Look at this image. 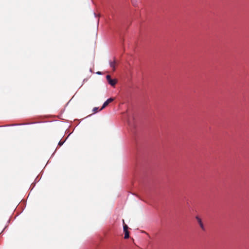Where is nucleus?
Segmentation results:
<instances>
[{"mask_svg":"<svg viewBox=\"0 0 249 249\" xmlns=\"http://www.w3.org/2000/svg\"><path fill=\"white\" fill-rule=\"evenodd\" d=\"M107 79L108 83L111 85L112 86H114L116 83L117 81L115 79H112L111 78V76L109 75H107L106 76Z\"/></svg>","mask_w":249,"mask_h":249,"instance_id":"obj_1","label":"nucleus"},{"mask_svg":"<svg viewBox=\"0 0 249 249\" xmlns=\"http://www.w3.org/2000/svg\"><path fill=\"white\" fill-rule=\"evenodd\" d=\"M114 99L113 98H110L108 99L103 105L101 109H99V110H102L104 108H105L108 105L112 102L113 101H114Z\"/></svg>","mask_w":249,"mask_h":249,"instance_id":"obj_2","label":"nucleus"},{"mask_svg":"<svg viewBox=\"0 0 249 249\" xmlns=\"http://www.w3.org/2000/svg\"><path fill=\"white\" fill-rule=\"evenodd\" d=\"M196 218L200 227L201 228V229L204 231H205V227H204L203 223L201 219L198 216H196Z\"/></svg>","mask_w":249,"mask_h":249,"instance_id":"obj_3","label":"nucleus"},{"mask_svg":"<svg viewBox=\"0 0 249 249\" xmlns=\"http://www.w3.org/2000/svg\"><path fill=\"white\" fill-rule=\"evenodd\" d=\"M110 66L112 68V70L113 71L115 70V65H116V62L115 60H114L113 62H110Z\"/></svg>","mask_w":249,"mask_h":249,"instance_id":"obj_4","label":"nucleus"},{"mask_svg":"<svg viewBox=\"0 0 249 249\" xmlns=\"http://www.w3.org/2000/svg\"><path fill=\"white\" fill-rule=\"evenodd\" d=\"M123 223H124V231H128V226L124 224V220H123Z\"/></svg>","mask_w":249,"mask_h":249,"instance_id":"obj_5","label":"nucleus"},{"mask_svg":"<svg viewBox=\"0 0 249 249\" xmlns=\"http://www.w3.org/2000/svg\"><path fill=\"white\" fill-rule=\"evenodd\" d=\"M124 238L125 239L128 238L129 237L128 231H124Z\"/></svg>","mask_w":249,"mask_h":249,"instance_id":"obj_6","label":"nucleus"},{"mask_svg":"<svg viewBox=\"0 0 249 249\" xmlns=\"http://www.w3.org/2000/svg\"><path fill=\"white\" fill-rule=\"evenodd\" d=\"M98 110H99V108L97 107H94L92 110L94 113H96L98 111Z\"/></svg>","mask_w":249,"mask_h":249,"instance_id":"obj_7","label":"nucleus"},{"mask_svg":"<svg viewBox=\"0 0 249 249\" xmlns=\"http://www.w3.org/2000/svg\"><path fill=\"white\" fill-rule=\"evenodd\" d=\"M63 143H64V142H61V141H60V142H59V143H58V145H59L60 146H61V145H63Z\"/></svg>","mask_w":249,"mask_h":249,"instance_id":"obj_8","label":"nucleus"},{"mask_svg":"<svg viewBox=\"0 0 249 249\" xmlns=\"http://www.w3.org/2000/svg\"><path fill=\"white\" fill-rule=\"evenodd\" d=\"M97 74H101V72L100 71H98L97 72Z\"/></svg>","mask_w":249,"mask_h":249,"instance_id":"obj_9","label":"nucleus"}]
</instances>
